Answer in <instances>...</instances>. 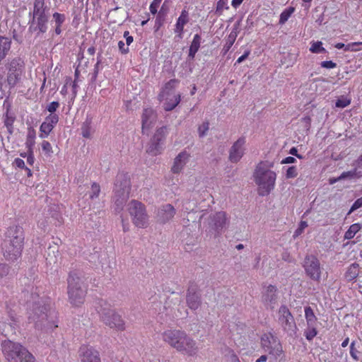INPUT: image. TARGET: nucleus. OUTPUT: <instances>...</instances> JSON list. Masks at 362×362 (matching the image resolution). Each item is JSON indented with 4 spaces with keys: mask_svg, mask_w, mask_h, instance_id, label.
I'll use <instances>...</instances> for the list:
<instances>
[{
    "mask_svg": "<svg viewBox=\"0 0 362 362\" xmlns=\"http://www.w3.org/2000/svg\"><path fill=\"white\" fill-rule=\"evenodd\" d=\"M161 338L165 344L183 355L194 356L198 353L199 348L196 341L185 331L177 329H166L161 334Z\"/></svg>",
    "mask_w": 362,
    "mask_h": 362,
    "instance_id": "1",
    "label": "nucleus"
},
{
    "mask_svg": "<svg viewBox=\"0 0 362 362\" xmlns=\"http://www.w3.org/2000/svg\"><path fill=\"white\" fill-rule=\"evenodd\" d=\"M24 231L21 226H12L7 228L1 244L3 255L8 261L21 257L24 245Z\"/></svg>",
    "mask_w": 362,
    "mask_h": 362,
    "instance_id": "2",
    "label": "nucleus"
},
{
    "mask_svg": "<svg viewBox=\"0 0 362 362\" xmlns=\"http://www.w3.org/2000/svg\"><path fill=\"white\" fill-rule=\"evenodd\" d=\"M31 300L28 302L32 304V309L28 313V319L30 322H33L36 327L42 326L45 322L47 323L49 327H57L58 325L55 324V322H49V318L52 316H56V313L51 308V304L44 303L41 304L40 300H37L39 298L37 293L31 294Z\"/></svg>",
    "mask_w": 362,
    "mask_h": 362,
    "instance_id": "3",
    "label": "nucleus"
},
{
    "mask_svg": "<svg viewBox=\"0 0 362 362\" xmlns=\"http://www.w3.org/2000/svg\"><path fill=\"white\" fill-rule=\"evenodd\" d=\"M95 307L100 320L105 325L117 332L125 330L124 320L115 310L112 309V305L110 302L104 299H98Z\"/></svg>",
    "mask_w": 362,
    "mask_h": 362,
    "instance_id": "4",
    "label": "nucleus"
},
{
    "mask_svg": "<svg viewBox=\"0 0 362 362\" xmlns=\"http://www.w3.org/2000/svg\"><path fill=\"white\" fill-rule=\"evenodd\" d=\"M67 284L69 302L72 306H81L85 302L88 291V286L83 279L76 272H71L69 274Z\"/></svg>",
    "mask_w": 362,
    "mask_h": 362,
    "instance_id": "5",
    "label": "nucleus"
},
{
    "mask_svg": "<svg viewBox=\"0 0 362 362\" xmlns=\"http://www.w3.org/2000/svg\"><path fill=\"white\" fill-rule=\"evenodd\" d=\"M271 167L272 164L260 162L255 170L254 178L258 185V193L260 196L269 194L274 188L276 175L269 170Z\"/></svg>",
    "mask_w": 362,
    "mask_h": 362,
    "instance_id": "6",
    "label": "nucleus"
},
{
    "mask_svg": "<svg viewBox=\"0 0 362 362\" xmlns=\"http://www.w3.org/2000/svg\"><path fill=\"white\" fill-rule=\"evenodd\" d=\"M1 347L5 358L9 362H35V356L20 343L5 340Z\"/></svg>",
    "mask_w": 362,
    "mask_h": 362,
    "instance_id": "7",
    "label": "nucleus"
},
{
    "mask_svg": "<svg viewBox=\"0 0 362 362\" xmlns=\"http://www.w3.org/2000/svg\"><path fill=\"white\" fill-rule=\"evenodd\" d=\"M7 71L6 82L10 88H14L21 81L25 71V62L19 57L8 61L6 64Z\"/></svg>",
    "mask_w": 362,
    "mask_h": 362,
    "instance_id": "8",
    "label": "nucleus"
},
{
    "mask_svg": "<svg viewBox=\"0 0 362 362\" xmlns=\"http://www.w3.org/2000/svg\"><path fill=\"white\" fill-rule=\"evenodd\" d=\"M127 210L132 217L133 223L136 227L145 228L148 226V216L144 204L136 200H132L128 204Z\"/></svg>",
    "mask_w": 362,
    "mask_h": 362,
    "instance_id": "9",
    "label": "nucleus"
},
{
    "mask_svg": "<svg viewBox=\"0 0 362 362\" xmlns=\"http://www.w3.org/2000/svg\"><path fill=\"white\" fill-rule=\"evenodd\" d=\"M261 345L263 349L275 358L283 354V348L279 339L272 333H265L261 337Z\"/></svg>",
    "mask_w": 362,
    "mask_h": 362,
    "instance_id": "10",
    "label": "nucleus"
},
{
    "mask_svg": "<svg viewBox=\"0 0 362 362\" xmlns=\"http://www.w3.org/2000/svg\"><path fill=\"white\" fill-rule=\"evenodd\" d=\"M303 267L305 274L311 279L319 281L321 278V267L319 259L315 255H307L304 259Z\"/></svg>",
    "mask_w": 362,
    "mask_h": 362,
    "instance_id": "11",
    "label": "nucleus"
},
{
    "mask_svg": "<svg viewBox=\"0 0 362 362\" xmlns=\"http://www.w3.org/2000/svg\"><path fill=\"white\" fill-rule=\"evenodd\" d=\"M167 134V127H162L158 129L153 135L152 142L147 149V153L152 156H156L161 153L160 142L163 141Z\"/></svg>",
    "mask_w": 362,
    "mask_h": 362,
    "instance_id": "12",
    "label": "nucleus"
},
{
    "mask_svg": "<svg viewBox=\"0 0 362 362\" xmlns=\"http://www.w3.org/2000/svg\"><path fill=\"white\" fill-rule=\"evenodd\" d=\"M278 321L284 330H289L295 325L293 317L286 305H281L278 311Z\"/></svg>",
    "mask_w": 362,
    "mask_h": 362,
    "instance_id": "13",
    "label": "nucleus"
},
{
    "mask_svg": "<svg viewBox=\"0 0 362 362\" xmlns=\"http://www.w3.org/2000/svg\"><path fill=\"white\" fill-rule=\"evenodd\" d=\"M81 362H101L98 350L89 345H82L80 348Z\"/></svg>",
    "mask_w": 362,
    "mask_h": 362,
    "instance_id": "14",
    "label": "nucleus"
},
{
    "mask_svg": "<svg viewBox=\"0 0 362 362\" xmlns=\"http://www.w3.org/2000/svg\"><path fill=\"white\" fill-rule=\"evenodd\" d=\"M245 144V138L241 137L238 139L232 146L229 159L233 163H237L243 157L244 154V145Z\"/></svg>",
    "mask_w": 362,
    "mask_h": 362,
    "instance_id": "15",
    "label": "nucleus"
},
{
    "mask_svg": "<svg viewBox=\"0 0 362 362\" xmlns=\"http://www.w3.org/2000/svg\"><path fill=\"white\" fill-rule=\"evenodd\" d=\"M115 187L118 192L122 194H128L131 187L129 175L124 173H118L116 177Z\"/></svg>",
    "mask_w": 362,
    "mask_h": 362,
    "instance_id": "16",
    "label": "nucleus"
},
{
    "mask_svg": "<svg viewBox=\"0 0 362 362\" xmlns=\"http://www.w3.org/2000/svg\"><path fill=\"white\" fill-rule=\"evenodd\" d=\"M156 115L155 111L151 108H146L144 110L141 115L142 121V132L149 130L155 123Z\"/></svg>",
    "mask_w": 362,
    "mask_h": 362,
    "instance_id": "17",
    "label": "nucleus"
},
{
    "mask_svg": "<svg viewBox=\"0 0 362 362\" xmlns=\"http://www.w3.org/2000/svg\"><path fill=\"white\" fill-rule=\"evenodd\" d=\"M175 214V209L171 204H165L158 211V221L160 223H165L171 220Z\"/></svg>",
    "mask_w": 362,
    "mask_h": 362,
    "instance_id": "18",
    "label": "nucleus"
},
{
    "mask_svg": "<svg viewBox=\"0 0 362 362\" xmlns=\"http://www.w3.org/2000/svg\"><path fill=\"white\" fill-rule=\"evenodd\" d=\"M277 288L274 285H269L262 295V300L264 304L270 306L271 309L274 308L277 300Z\"/></svg>",
    "mask_w": 362,
    "mask_h": 362,
    "instance_id": "19",
    "label": "nucleus"
},
{
    "mask_svg": "<svg viewBox=\"0 0 362 362\" xmlns=\"http://www.w3.org/2000/svg\"><path fill=\"white\" fill-rule=\"evenodd\" d=\"M189 13L186 9H183L177 19L175 25L174 32L179 38H182L184 28L189 23Z\"/></svg>",
    "mask_w": 362,
    "mask_h": 362,
    "instance_id": "20",
    "label": "nucleus"
},
{
    "mask_svg": "<svg viewBox=\"0 0 362 362\" xmlns=\"http://www.w3.org/2000/svg\"><path fill=\"white\" fill-rule=\"evenodd\" d=\"M190 155L186 151L180 152L175 158L171 170L173 173H179L182 171L187 162L188 161Z\"/></svg>",
    "mask_w": 362,
    "mask_h": 362,
    "instance_id": "21",
    "label": "nucleus"
},
{
    "mask_svg": "<svg viewBox=\"0 0 362 362\" xmlns=\"http://www.w3.org/2000/svg\"><path fill=\"white\" fill-rule=\"evenodd\" d=\"M227 223V215L224 211L217 212L212 217V224L217 232L221 231L226 227Z\"/></svg>",
    "mask_w": 362,
    "mask_h": 362,
    "instance_id": "22",
    "label": "nucleus"
},
{
    "mask_svg": "<svg viewBox=\"0 0 362 362\" xmlns=\"http://www.w3.org/2000/svg\"><path fill=\"white\" fill-rule=\"evenodd\" d=\"M93 117L87 116L85 121L82 123L81 127V135L85 139H90L93 129L92 127Z\"/></svg>",
    "mask_w": 362,
    "mask_h": 362,
    "instance_id": "23",
    "label": "nucleus"
},
{
    "mask_svg": "<svg viewBox=\"0 0 362 362\" xmlns=\"http://www.w3.org/2000/svg\"><path fill=\"white\" fill-rule=\"evenodd\" d=\"M187 303L189 308L197 310L200 305V296L192 288H189L187 295Z\"/></svg>",
    "mask_w": 362,
    "mask_h": 362,
    "instance_id": "24",
    "label": "nucleus"
},
{
    "mask_svg": "<svg viewBox=\"0 0 362 362\" xmlns=\"http://www.w3.org/2000/svg\"><path fill=\"white\" fill-rule=\"evenodd\" d=\"M360 272V266L358 263H353L347 268L344 277L347 281H354Z\"/></svg>",
    "mask_w": 362,
    "mask_h": 362,
    "instance_id": "25",
    "label": "nucleus"
},
{
    "mask_svg": "<svg viewBox=\"0 0 362 362\" xmlns=\"http://www.w3.org/2000/svg\"><path fill=\"white\" fill-rule=\"evenodd\" d=\"M11 46V40L6 37L0 36V62L6 57Z\"/></svg>",
    "mask_w": 362,
    "mask_h": 362,
    "instance_id": "26",
    "label": "nucleus"
},
{
    "mask_svg": "<svg viewBox=\"0 0 362 362\" xmlns=\"http://www.w3.org/2000/svg\"><path fill=\"white\" fill-rule=\"evenodd\" d=\"M201 36L199 34L194 35L189 49V57L192 59L194 58L196 53L198 52L201 45Z\"/></svg>",
    "mask_w": 362,
    "mask_h": 362,
    "instance_id": "27",
    "label": "nucleus"
},
{
    "mask_svg": "<svg viewBox=\"0 0 362 362\" xmlns=\"http://www.w3.org/2000/svg\"><path fill=\"white\" fill-rule=\"evenodd\" d=\"M34 18H36L37 25L40 33H45L47 31V23L48 21L47 16L45 13H41L34 16Z\"/></svg>",
    "mask_w": 362,
    "mask_h": 362,
    "instance_id": "28",
    "label": "nucleus"
},
{
    "mask_svg": "<svg viewBox=\"0 0 362 362\" xmlns=\"http://www.w3.org/2000/svg\"><path fill=\"white\" fill-rule=\"evenodd\" d=\"M362 177V171L358 170L356 168H355L352 170L343 172L340 176L337 177V180H341L346 178L353 179V178H359Z\"/></svg>",
    "mask_w": 362,
    "mask_h": 362,
    "instance_id": "29",
    "label": "nucleus"
},
{
    "mask_svg": "<svg viewBox=\"0 0 362 362\" xmlns=\"http://www.w3.org/2000/svg\"><path fill=\"white\" fill-rule=\"evenodd\" d=\"M361 228L362 226L359 223H356L351 225L349 229L344 233V239H352L356 235V234L361 229Z\"/></svg>",
    "mask_w": 362,
    "mask_h": 362,
    "instance_id": "30",
    "label": "nucleus"
},
{
    "mask_svg": "<svg viewBox=\"0 0 362 362\" xmlns=\"http://www.w3.org/2000/svg\"><path fill=\"white\" fill-rule=\"evenodd\" d=\"M305 317L308 326H314L317 320L313 310L310 306L305 308Z\"/></svg>",
    "mask_w": 362,
    "mask_h": 362,
    "instance_id": "31",
    "label": "nucleus"
},
{
    "mask_svg": "<svg viewBox=\"0 0 362 362\" xmlns=\"http://www.w3.org/2000/svg\"><path fill=\"white\" fill-rule=\"evenodd\" d=\"M295 8L293 6H290L284 9L280 14L279 23L280 25L285 24L291 15L295 12Z\"/></svg>",
    "mask_w": 362,
    "mask_h": 362,
    "instance_id": "32",
    "label": "nucleus"
},
{
    "mask_svg": "<svg viewBox=\"0 0 362 362\" xmlns=\"http://www.w3.org/2000/svg\"><path fill=\"white\" fill-rule=\"evenodd\" d=\"M181 96L177 94L174 96V99H169L164 103V109L165 111L173 110L180 102Z\"/></svg>",
    "mask_w": 362,
    "mask_h": 362,
    "instance_id": "33",
    "label": "nucleus"
},
{
    "mask_svg": "<svg viewBox=\"0 0 362 362\" xmlns=\"http://www.w3.org/2000/svg\"><path fill=\"white\" fill-rule=\"evenodd\" d=\"M53 129L54 127H52V124H49L48 122H43L40 127V137L42 139L47 137Z\"/></svg>",
    "mask_w": 362,
    "mask_h": 362,
    "instance_id": "34",
    "label": "nucleus"
},
{
    "mask_svg": "<svg viewBox=\"0 0 362 362\" xmlns=\"http://www.w3.org/2000/svg\"><path fill=\"white\" fill-rule=\"evenodd\" d=\"M45 0H35L33 7V16L45 13Z\"/></svg>",
    "mask_w": 362,
    "mask_h": 362,
    "instance_id": "35",
    "label": "nucleus"
},
{
    "mask_svg": "<svg viewBox=\"0 0 362 362\" xmlns=\"http://www.w3.org/2000/svg\"><path fill=\"white\" fill-rule=\"evenodd\" d=\"M310 51L315 54L327 52L326 49L322 47L321 41L313 42L310 47Z\"/></svg>",
    "mask_w": 362,
    "mask_h": 362,
    "instance_id": "36",
    "label": "nucleus"
},
{
    "mask_svg": "<svg viewBox=\"0 0 362 362\" xmlns=\"http://www.w3.org/2000/svg\"><path fill=\"white\" fill-rule=\"evenodd\" d=\"M317 334V331L313 326H308L305 330L304 335L308 341H312Z\"/></svg>",
    "mask_w": 362,
    "mask_h": 362,
    "instance_id": "37",
    "label": "nucleus"
},
{
    "mask_svg": "<svg viewBox=\"0 0 362 362\" xmlns=\"http://www.w3.org/2000/svg\"><path fill=\"white\" fill-rule=\"evenodd\" d=\"M178 83H179V81L177 79H175V78L170 79L169 81H168L165 84V86L163 88L162 93L163 94H165V93L168 94V91L173 90Z\"/></svg>",
    "mask_w": 362,
    "mask_h": 362,
    "instance_id": "38",
    "label": "nucleus"
},
{
    "mask_svg": "<svg viewBox=\"0 0 362 362\" xmlns=\"http://www.w3.org/2000/svg\"><path fill=\"white\" fill-rule=\"evenodd\" d=\"M14 117L12 116H9L8 114L6 115L4 119V125L6 126L8 132L11 134L13 133V124L14 122Z\"/></svg>",
    "mask_w": 362,
    "mask_h": 362,
    "instance_id": "39",
    "label": "nucleus"
},
{
    "mask_svg": "<svg viewBox=\"0 0 362 362\" xmlns=\"http://www.w3.org/2000/svg\"><path fill=\"white\" fill-rule=\"evenodd\" d=\"M100 193V187L96 182H93L91 185V192L90 193V198L93 199L98 198Z\"/></svg>",
    "mask_w": 362,
    "mask_h": 362,
    "instance_id": "40",
    "label": "nucleus"
},
{
    "mask_svg": "<svg viewBox=\"0 0 362 362\" xmlns=\"http://www.w3.org/2000/svg\"><path fill=\"white\" fill-rule=\"evenodd\" d=\"M53 18L56 25H62L65 21V16L64 14L55 12L53 13Z\"/></svg>",
    "mask_w": 362,
    "mask_h": 362,
    "instance_id": "41",
    "label": "nucleus"
},
{
    "mask_svg": "<svg viewBox=\"0 0 362 362\" xmlns=\"http://www.w3.org/2000/svg\"><path fill=\"white\" fill-rule=\"evenodd\" d=\"M229 8L227 4V0H219L216 4V12L221 13L223 10H228Z\"/></svg>",
    "mask_w": 362,
    "mask_h": 362,
    "instance_id": "42",
    "label": "nucleus"
},
{
    "mask_svg": "<svg viewBox=\"0 0 362 362\" xmlns=\"http://www.w3.org/2000/svg\"><path fill=\"white\" fill-rule=\"evenodd\" d=\"M360 45H362V42H354L349 43L345 47V51H346V52H348V51L358 52V51L361 50V49L357 48L356 47Z\"/></svg>",
    "mask_w": 362,
    "mask_h": 362,
    "instance_id": "43",
    "label": "nucleus"
},
{
    "mask_svg": "<svg viewBox=\"0 0 362 362\" xmlns=\"http://www.w3.org/2000/svg\"><path fill=\"white\" fill-rule=\"evenodd\" d=\"M59 121V116L56 114H50L45 118V122H48L49 124H52V127H54V126L57 124Z\"/></svg>",
    "mask_w": 362,
    "mask_h": 362,
    "instance_id": "44",
    "label": "nucleus"
},
{
    "mask_svg": "<svg viewBox=\"0 0 362 362\" xmlns=\"http://www.w3.org/2000/svg\"><path fill=\"white\" fill-rule=\"evenodd\" d=\"M209 128V123L208 122H203L198 128L199 136H204L208 132Z\"/></svg>",
    "mask_w": 362,
    "mask_h": 362,
    "instance_id": "45",
    "label": "nucleus"
},
{
    "mask_svg": "<svg viewBox=\"0 0 362 362\" xmlns=\"http://www.w3.org/2000/svg\"><path fill=\"white\" fill-rule=\"evenodd\" d=\"M41 147L46 154L50 155L52 153V147L49 141L44 140L41 143Z\"/></svg>",
    "mask_w": 362,
    "mask_h": 362,
    "instance_id": "46",
    "label": "nucleus"
},
{
    "mask_svg": "<svg viewBox=\"0 0 362 362\" xmlns=\"http://www.w3.org/2000/svg\"><path fill=\"white\" fill-rule=\"evenodd\" d=\"M298 175L297 168L296 166H291L288 168L286 177L288 179L294 178Z\"/></svg>",
    "mask_w": 362,
    "mask_h": 362,
    "instance_id": "47",
    "label": "nucleus"
},
{
    "mask_svg": "<svg viewBox=\"0 0 362 362\" xmlns=\"http://www.w3.org/2000/svg\"><path fill=\"white\" fill-rule=\"evenodd\" d=\"M162 0H153L149 6L150 12L152 14H156Z\"/></svg>",
    "mask_w": 362,
    "mask_h": 362,
    "instance_id": "48",
    "label": "nucleus"
},
{
    "mask_svg": "<svg viewBox=\"0 0 362 362\" xmlns=\"http://www.w3.org/2000/svg\"><path fill=\"white\" fill-rule=\"evenodd\" d=\"M235 40V35H232V33H230L229 35L228 40L224 46L225 52H227L230 49V47L233 46Z\"/></svg>",
    "mask_w": 362,
    "mask_h": 362,
    "instance_id": "49",
    "label": "nucleus"
},
{
    "mask_svg": "<svg viewBox=\"0 0 362 362\" xmlns=\"http://www.w3.org/2000/svg\"><path fill=\"white\" fill-rule=\"evenodd\" d=\"M362 206V197L357 199L354 204H352L348 214H351L353 211H356L358 208Z\"/></svg>",
    "mask_w": 362,
    "mask_h": 362,
    "instance_id": "50",
    "label": "nucleus"
},
{
    "mask_svg": "<svg viewBox=\"0 0 362 362\" xmlns=\"http://www.w3.org/2000/svg\"><path fill=\"white\" fill-rule=\"evenodd\" d=\"M350 104V100L346 98L338 99L335 103L336 107L344 108Z\"/></svg>",
    "mask_w": 362,
    "mask_h": 362,
    "instance_id": "51",
    "label": "nucleus"
},
{
    "mask_svg": "<svg viewBox=\"0 0 362 362\" xmlns=\"http://www.w3.org/2000/svg\"><path fill=\"white\" fill-rule=\"evenodd\" d=\"M13 166L20 168V169H24L25 168V162L23 159L17 158H16L13 162Z\"/></svg>",
    "mask_w": 362,
    "mask_h": 362,
    "instance_id": "52",
    "label": "nucleus"
},
{
    "mask_svg": "<svg viewBox=\"0 0 362 362\" xmlns=\"http://www.w3.org/2000/svg\"><path fill=\"white\" fill-rule=\"evenodd\" d=\"M306 227H308L307 222L305 221H301L300 222L298 228L295 231V235L298 236L300 235Z\"/></svg>",
    "mask_w": 362,
    "mask_h": 362,
    "instance_id": "53",
    "label": "nucleus"
},
{
    "mask_svg": "<svg viewBox=\"0 0 362 362\" xmlns=\"http://www.w3.org/2000/svg\"><path fill=\"white\" fill-rule=\"evenodd\" d=\"M322 68L334 69L337 67V64L332 61H323L320 63Z\"/></svg>",
    "mask_w": 362,
    "mask_h": 362,
    "instance_id": "54",
    "label": "nucleus"
},
{
    "mask_svg": "<svg viewBox=\"0 0 362 362\" xmlns=\"http://www.w3.org/2000/svg\"><path fill=\"white\" fill-rule=\"evenodd\" d=\"M59 107V103L57 101H53L52 103H50L47 107V110L50 112V113H54L57 109Z\"/></svg>",
    "mask_w": 362,
    "mask_h": 362,
    "instance_id": "55",
    "label": "nucleus"
},
{
    "mask_svg": "<svg viewBox=\"0 0 362 362\" xmlns=\"http://www.w3.org/2000/svg\"><path fill=\"white\" fill-rule=\"evenodd\" d=\"M27 163L30 166H33L35 163V157L33 149L28 151V156L26 157Z\"/></svg>",
    "mask_w": 362,
    "mask_h": 362,
    "instance_id": "56",
    "label": "nucleus"
},
{
    "mask_svg": "<svg viewBox=\"0 0 362 362\" xmlns=\"http://www.w3.org/2000/svg\"><path fill=\"white\" fill-rule=\"evenodd\" d=\"M8 267L4 264H0V279L8 273Z\"/></svg>",
    "mask_w": 362,
    "mask_h": 362,
    "instance_id": "57",
    "label": "nucleus"
},
{
    "mask_svg": "<svg viewBox=\"0 0 362 362\" xmlns=\"http://www.w3.org/2000/svg\"><path fill=\"white\" fill-rule=\"evenodd\" d=\"M118 47L122 54H127L129 52V47L127 45L125 46L123 41H119Z\"/></svg>",
    "mask_w": 362,
    "mask_h": 362,
    "instance_id": "58",
    "label": "nucleus"
},
{
    "mask_svg": "<svg viewBox=\"0 0 362 362\" xmlns=\"http://www.w3.org/2000/svg\"><path fill=\"white\" fill-rule=\"evenodd\" d=\"M357 351L354 348V342H352L350 345V355L355 361H358V358L356 354Z\"/></svg>",
    "mask_w": 362,
    "mask_h": 362,
    "instance_id": "59",
    "label": "nucleus"
},
{
    "mask_svg": "<svg viewBox=\"0 0 362 362\" xmlns=\"http://www.w3.org/2000/svg\"><path fill=\"white\" fill-rule=\"evenodd\" d=\"M124 37L126 39L127 45V46L130 45L132 43L134 38L132 35H129V32L128 30H126L124 33Z\"/></svg>",
    "mask_w": 362,
    "mask_h": 362,
    "instance_id": "60",
    "label": "nucleus"
},
{
    "mask_svg": "<svg viewBox=\"0 0 362 362\" xmlns=\"http://www.w3.org/2000/svg\"><path fill=\"white\" fill-rule=\"evenodd\" d=\"M250 50H247L245 52V53L240 56L235 62V64H240L241 62H243L245 59H246L248 56L250 55Z\"/></svg>",
    "mask_w": 362,
    "mask_h": 362,
    "instance_id": "61",
    "label": "nucleus"
},
{
    "mask_svg": "<svg viewBox=\"0 0 362 362\" xmlns=\"http://www.w3.org/2000/svg\"><path fill=\"white\" fill-rule=\"evenodd\" d=\"M35 132L33 129L32 131H29L28 134L27 141H26V146L29 145L30 139L32 141H35Z\"/></svg>",
    "mask_w": 362,
    "mask_h": 362,
    "instance_id": "62",
    "label": "nucleus"
},
{
    "mask_svg": "<svg viewBox=\"0 0 362 362\" xmlns=\"http://www.w3.org/2000/svg\"><path fill=\"white\" fill-rule=\"evenodd\" d=\"M296 161V158L292 156H288L285 158H284L281 163V164H288V163H293Z\"/></svg>",
    "mask_w": 362,
    "mask_h": 362,
    "instance_id": "63",
    "label": "nucleus"
},
{
    "mask_svg": "<svg viewBox=\"0 0 362 362\" xmlns=\"http://www.w3.org/2000/svg\"><path fill=\"white\" fill-rule=\"evenodd\" d=\"M289 153L293 156H296L297 158H298L300 159L303 158V156L298 153V149L296 147H292L289 151Z\"/></svg>",
    "mask_w": 362,
    "mask_h": 362,
    "instance_id": "64",
    "label": "nucleus"
}]
</instances>
